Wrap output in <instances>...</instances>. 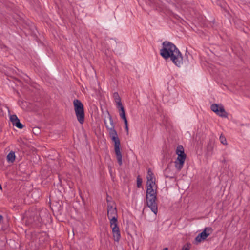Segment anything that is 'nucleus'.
<instances>
[{"mask_svg":"<svg viewBox=\"0 0 250 250\" xmlns=\"http://www.w3.org/2000/svg\"><path fill=\"white\" fill-rule=\"evenodd\" d=\"M146 199L147 206L150 208L151 211L156 214L158 208L156 202L157 199L156 190H154L153 186L151 184H146Z\"/></svg>","mask_w":250,"mask_h":250,"instance_id":"4","label":"nucleus"},{"mask_svg":"<svg viewBox=\"0 0 250 250\" xmlns=\"http://www.w3.org/2000/svg\"><path fill=\"white\" fill-rule=\"evenodd\" d=\"M125 129L127 133L128 132V126H125Z\"/></svg>","mask_w":250,"mask_h":250,"instance_id":"25","label":"nucleus"},{"mask_svg":"<svg viewBox=\"0 0 250 250\" xmlns=\"http://www.w3.org/2000/svg\"><path fill=\"white\" fill-rule=\"evenodd\" d=\"M167 170H168V168H166V169H165V172L167 171Z\"/></svg>","mask_w":250,"mask_h":250,"instance_id":"29","label":"nucleus"},{"mask_svg":"<svg viewBox=\"0 0 250 250\" xmlns=\"http://www.w3.org/2000/svg\"><path fill=\"white\" fill-rule=\"evenodd\" d=\"M110 227L112 229L113 238L115 241L119 242L121 238L120 231L118 226V222H114L110 224Z\"/></svg>","mask_w":250,"mask_h":250,"instance_id":"10","label":"nucleus"},{"mask_svg":"<svg viewBox=\"0 0 250 250\" xmlns=\"http://www.w3.org/2000/svg\"><path fill=\"white\" fill-rule=\"evenodd\" d=\"M3 220V216L0 215V222Z\"/></svg>","mask_w":250,"mask_h":250,"instance_id":"26","label":"nucleus"},{"mask_svg":"<svg viewBox=\"0 0 250 250\" xmlns=\"http://www.w3.org/2000/svg\"><path fill=\"white\" fill-rule=\"evenodd\" d=\"M73 104L77 120L80 124H83L85 118L83 104L79 100L75 99L73 101Z\"/></svg>","mask_w":250,"mask_h":250,"instance_id":"5","label":"nucleus"},{"mask_svg":"<svg viewBox=\"0 0 250 250\" xmlns=\"http://www.w3.org/2000/svg\"><path fill=\"white\" fill-rule=\"evenodd\" d=\"M2 187H1V184H0V190H2Z\"/></svg>","mask_w":250,"mask_h":250,"instance_id":"28","label":"nucleus"},{"mask_svg":"<svg viewBox=\"0 0 250 250\" xmlns=\"http://www.w3.org/2000/svg\"><path fill=\"white\" fill-rule=\"evenodd\" d=\"M211 110L215 112L217 115L224 118H227L228 114L226 112L223 105H219L216 104H213L211 105Z\"/></svg>","mask_w":250,"mask_h":250,"instance_id":"8","label":"nucleus"},{"mask_svg":"<svg viewBox=\"0 0 250 250\" xmlns=\"http://www.w3.org/2000/svg\"><path fill=\"white\" fill-rule=\"evenodd\" d=\"M104 122L108 131L109 135L114 143V150L118 163L120 166H121L122 165V155L120 151V141L117 132L115 129V125L112 116L109 112H108L107 116L104 119Z\"/></svg>","mask_w":250,"mask_h":250,"instance_id":"2","label":"nucleus"},{"mask_svg":"<svg viewBox=\"0 0 250 250\" xmlns=\"http://www.w3.org/2000/svg\"><path fill=\"white\" fill-rule=\"evenodd\" d=\"M111 209H107V216L110 220V224L114 222H118V214L117 210L116 207L112 208Z\"/></svg>","mask_w":250,"mask_h":250,"instance_id":"9","label":"nucleus"},{"mask_svg":"<svg viewBox=\"0 0 250 250\" xmlns=\"http://www.w3.org/2000/svg\"><path fill=\"white\" fill-rule=\"evenodd\" d=\"M124 122L125 126H128V122L126 117H125V118H122Z\"/></svg>","mask_w":250,"mask_h":250,"instance_id":"23","label":"nucleus"},{"mask_svg":"<svg viewBox=\"0 0 250 250\" xmlns=\"http://www.w3.org/2000/svg\"><path fill=\"white\" fill-rule=\"evenodd\" d=\"M113 97L114 98L115 101L116 103L117 106L121 105L122 104L121 102V99L118 93L117 92L114 93Z\"/></svg>","mask_w":250,"mask_h":250,"instance_id":"16","label":"nucleus"},{"mask_svg":"<svg viewBox=\"0 0 250 250\" xmlns=\"http://www.w3.org/2000/svg\"><path fill=\"white\" fill-rule=\"evenodd\" d=\"M176 154L178 155L175 161V166L178 171H180L184 164L186 158V154L182 145H178L176 150Z\"/></svg>","mask_w":250,"mask_h":250,"instance_id":"6","label":"nucleus"},{"mask_svg":"<svg viewBox=\"0 0 250 250\" xmlns=\"http://www.w3.org/2000/svg\"><path fill=\"white\" fill-rule=\"evenodd\" d=\"M220 140L221 143L222 144H223V145L227 144V140H226L225 137L223 136L222 135H221L220 136Z\"/></svg>","mask_w":250,"mask_h":250,"instance_id":"19","label":"nucleus"},{"mask_svg":"<svg viewBox=\"0 0 250 250\" xmlns=\"http://www.w3.org/2000/svg\"><path fill=\"white\" fill-rule=\"evenodd\" d=\"M163 250H168V248H165L163 249Z\"/></svg>","mask_w":250,"mask_h":250,"instance_id":"27","label":"nucleus"},{"mask_svg":"<svg viewBox=\"0 0 250 250\" xmlns=\"http://www.w3.org/2000/svg\"><path fill=\"white\" fill-rule=\"evenodd\" d=\"M46 210H32L27 214V219L25 223L27 225H32L34 227L40 226L42 221L44 214H46Z\"/></svg>","mask_w":250,"mask_h":250,"instance_id":"3","label":"nucleus"},{"mask_svg":"<svg viewBox=\"0 0 250 250\" xmlns=\"http://www.w3.org/2000/svg\"><path fill=\"white\" fill-rule=\"evenodd\" d=\"M7 160L9 162L13 163L15 160V152L10 151L7 156Z\"/></svg>","mask_w":250,"mask_h":250,"instance_id":"15","label":"nucleus"},{"mask_svg":"<svg viewBox=\"0 0 250 250\" xmlns=\"http://www.w3.org/2000/svg\"><path fill=\"white\" fill-rule=\"evenodd\" d=\"M10 120L14 126H16L19 129L23 128L24 125L21 123L20 120L18 119L16 115H12L10 116Z\"/></svg>","mask_w":250,"mask_h":250,"instance_id":"11","label":"nucleus"},{"mask_svg":"<svg viewBox=\"0 0 250 250\" xmlns=\"http://www.w3.org/2000/svg\"><path fill=\"white\" fill-rule=\"evenodd\" d=\"M213 147L212 143L209 142L207 146V150L208 152H211L213 150Z\"/></svg>","mask_w":250,"mask_h":250,"instance_id":"20","label":"nucleus"},{"mask_svg":"<svg viewBox=\"0 0 250 250\" xmlns=\"http://www.w3.org/2000/svg\"><path fill=\"white\" fill-rule=\"evenodd\" d=\"M213 229L211 227H206L203 231L199 233L195 238V241L197 243H200L207 239V238L212 233Z\"/></svg>","mask_w":250,"mask_h":250,"instance_id":"7","label":"nucleus"},{"mask_svg":"<svg viewBox=\"0 0 250 250\" xmlns=\"http://www.w3.org/2000/svg\"><path fill=\"white\" fill-rule=\"evenodd\" d=\"M188 244H187L186 245H184L182 249V250H189V247Z\"/></svg>","mask_w":250,"mask_h":250,"instance_id":"22","label":"nucleus"},{"mask_svg":"<svg viewBox=\"0 0 250 250\" xmlns=\"http://www.w3.org/2000/svg\"><path fill=\"white\" fill-rule=\"evenodd\" d=\"M33 132L35 135H38L40 133V128L38 127H34L32 129Z\"/></svg>","mask_w":250,"mask_h":250,"instance_id":"18","label":"nucleus"},{"mask_svg":"<svg viewBox=\"0 0 250 250\" xmlns=\"http://www.w3.org/2000/svg\"><path fill=\"white\" fill-rule=\"evenodd\" d=\"M153 173L151 169L149 168L147 170V175L146 177V184H155V179L154 178V180L153 181Z\"/></svg>","mask_w":250,"mask_h":250,"instance_id":"12","label":"nucleus"},{"mask_svg":"<svg viewBox=\"0 0 250 250\" xmlns=\"http://www.w3.org/2000/svg\"><path fill=\"white\" fill-rule=\"evenodd\" d=\"M38 237L40 243H42L47 241L49 237L46 232H42L38 234Z\"/></svg>","mask_w":250,"mask_h":250,"instance_id":"13","label":"nucleus"},{"mask_svg":"<svg viewBox=\"0 0 250 250\" xmlns=\"http://www.w3.org/2000/svg\"><path fill=\"white\" fill-rule=\"evenodd\" d=\"M111 200H112L111 197H110V196H109L108 195H107V197H106L107 203L111 201H112Z\"/></svg>","mask_w":250,"mask_h":250,"instance_id":"24","label":"nucleus"},{"mask_svg":"<svg viewBox=\"0 0 250 250\" xmlns=\"http://www.w3.org/2000/svg\"><path fill=\"white\" fill-rule=\"evenodd\" d=\"M142 179L140 177V175H138L137 177V186L138 188H140L142 186Z\"/></svg>","mask_w":250,"mask_h":250,"instance_id":"17","label":"nucleus"},{"mask_svg":"<svg viewBox=\"0 0 250 250\" xmlns=\"http://www.w3.org/2000/svg\"><path fill=\"white\" fill-rule=\"evenodd\" d=\"M117 107L119 109V115H120L121 118H125L126 117V115H125V111L124 109V107L123 106L122 104H121V105L117 106Z\"/></svg>","mask_w":250,"mask_h":250,"instance_id":"14","label":"nucleus"},{"mask_svg":"<svg viewBox=\"0 0 250 250\" xmlns=\"http://www.w3.org/2000/svg\"><path fill=\"white\" fill-rule=\"evenodd\" d=\"M115 204V203L111 201L107 203V209H111V207L114 208L113 206Z\"/></svg>","mask_w":250,"mask_h":250,"instance_id":"21","label":"nucleus"},{"mask_svg":"<svg viewBox=\"0 0 250 250\" xmlns=\"http://www.w3.org/2000/svg\"><path fill=\"white\" fill-rule=\"evenodd\" d=\"M163 48L160 50L161 56L167 60L170 58L173 63L178 67H180L183 64V56L177 48L172 42L165 41L162 43Z\"/></svg>","mask_w":250,"mask_h":250,"instance_id":"1","label":"nucleus"}]
</instances>
